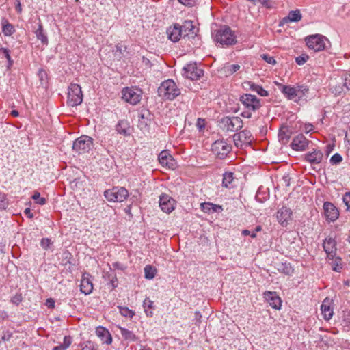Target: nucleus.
<instances>
[{"mask_svg":"<svg viewBox=\"0 0 350 350\" xmlns=\"http://www.w3.org/2000/svg\"><path fill=\"white\" fill-rule=\"evenodd\" d=\"M212 36L215 42L221 45L230 46L237 43L236 36L234 31L228 26H222L215 30Z\"/></svg>","mask_w":350,"mask_h":350,"instance_id":"obj_1","label":"nucleus"},{"mask_svg":"<svg viewBox=\"0 0 350 350\" xmlns=\"http://www.w3.org/2000/svg\"><path fill=\"white\" fill-rule=\"evenodd\" d=\"M180 94L175 82L172 79L163 81L158 88V94L165 100H172Z\"/></svg>","mask_w":350,"mask_h":350,"instance_id":"obj_2","label":"nucleus"},{"mask_svg":"<svg viewBox=\"0 0 350 350\" xmlns=\"http://www.w3.org/2000/svg\"><path fill=\"white\" fill-rule=\"evenodd\" d=\"M83 101L81 88L77 83H71L68 87L67 104L70 107H76Z\"/></svg>","mask_w":350,"mask_h":350,"instance_id":"obj_3","label":"nucleus"},{"mask_svg":"<svg viewBox=\"0 0 350 350\" xmlns=\"http://www.w3.org/2000/svg\"><path fill=\"white\" fill-rule=\"evenodd\" d=\"M104 196L109 202H122L129 196V191L123 187H114L111 189L106 190Z\"/></svg>","mask_w":350,"mask_h":350,"instance_id":"obj_4","label":"nucleus"},{"mask_svg":"<svg viewBox=\"0 0 350 350\" xmlns=\"http://www.w3.org/2000/svg\"><path fill=\"white\" fill-rule=\"evenodd\" d=\"M122 98L126 103L131 105H137L142 99V91L137 88L131 87L124 88L122 91Z\"/></svg>","mask_w":350,"mask_h":350,"instance_id":"obj_5","label":"nucleus"},{"mask_svg":"<svg viewBox=\"0 0 350 350\" xmlns=\"http://www.w3.org/2000/svg\"><path fill=\"white\" fill-rule=\"evenodd\" d=\"M221 127L227 131H238L243 126V120L239 117H225L221 121Z\"/></svg>","mask_w":350,"mask_h":350,"instance_id":"obj_6","label":"nucleus"},{"mask_svg":"<svg viewBox=\"0 0 350 350\" xmlns=\"http://www.w3.org/2000/svg\"><path fill=\"white\" fill-rule=\"evenodd\" d=\"M325 38L319 34L309 36L306 38V44L315 52L321 51L325 47Z\"/></svg>","mask_w":350,"mask_h":350,"instance_id":"obj_7","label":"nucleus"},{"mask_svg":"<svg viewBox=\"0 0 350 350\" xmlns=\"http://www.w3.org/2000/svg\"><path fill=\"white\" fill-rule=\"evenodd\" d=\"M232 147L223 140H217L213 144L211 150L219 159L226 157L231 150Z\"/></svg>","mask_w":350,"mask_h":350,"instance_id":"obj_8","label":"nucleus"},{"mask_svg":"<svg viewBox=\"0 0 350 350\" xmlns=\"http://www.w3.org/2000/svg\"><path fill=\"white\" fill-rule=\"evenodd\" d=\"M92 145V138L88 135H81L77 138L73 143V149L76 151H88Z\"/></svg>","mask_w":350,"mask_h":350,"instance_id":"obj_9","label":"nucleus"},{"mask_svg":"<svg viewBox=\"0 0 350 350\" xmlns=\"http://www.w3.org/2000/svg\"><path fill=\"white\" fill-rule=\"evenodd\" d=\"M240 100L248 110L254 111L260 107V100L254 95L245 94L241 97Z\"/></svg>","mask_w":350,"mask_h":350,"instance_id":"obj_10","label":"nucleus"},{"mask_svg":"<svg viewBox=\"0 0 350 350\" xmlns=\"http://www.w3.org/2000/svg\"><path fill=\"white\" fill-rule=\"evenodd\" d=\"M183 74L186 78L191 80L199 79L203 75V70L198 68L196 64H187L183 68Z\"/></svg>","mask_w":350,"mask_h":350,"instance_id":"obj_11","label":"nucleus"},{"mask_svg":"<svg viewBox=\"0 0 350 350\" xmlns=\"http://www.w3.org/2000/svg\"><path fill=\"white\" fill-rule=\"evenodd\" d=\"M309 141L302 134L299 133L293 139L291 146L294 150L303 151L308 146Z\"/></svg>","mask_w":350,"mask_h":350,"instance_id":"obj_12","label":"nucleus"},{"mask_svg":"<svg viewBox=\"0 0 350 350\" xmlns=\"http://www.w3.org/2000/svg\"><path fill=\"white\" fill-rule=\"evenodd\" d=\"M175 200L167 194H162L159 199V206L163 211L169 213L174 209Z\"/></svg>","mask_w":350,"mask_h":350,"instance_id":"obj_13","label":"nucleus"},{"mask_svg":"<svg viewBox=\"0 0 350 350\" xmlns=\"http://www.w3.org/2000/svg\"><path fill=\"white\" fill-rule=\"evenodd\" d=\"M323 210L327 219L334 221L338 218L339 211L332 203L329 202H325L323 204Z\"/></svg>","mask_w":350,"mask_h":350,"instance_id":"obj_14","label":"nucleus"},{"mask_svg":"<svg viewBox=\"0 0 350 350\" xmlns=\"http://www.w3.org/2000/svg\"><path fill=\"white\" fill-rule=\"evenodd\" d=\"M250 133H235L233 135V140L237 147L250 145L252 142Z\"/></svg>","mask_w":350,"mask_h":350,"instance_id":"obj_15","label":"nucleus"},{"mask_svg":"<svg viewBox=\"0 0 350 350\" xmlns=\"http://www.w3.org/2000/svg\"><path fill=\"white\" fill-rule=\"evenodd\" d=\"M277 219L283 226H286L292 219V211L290 208L283 206L278 211Z\"/></svg>","mask_w":350,"mask_h":350,"instance_id":"obj_16","label":"nucleus"},{"mask_svg":"<svg viewBox=\"0 0 350 350\" xmlns=\"http://www.w3.org/2000/svg\"><path fill=\"white\" fill-rule=\"evenodd\" d=\"M264 297L273 309H280L282 301L276 292L266 291L264 293Z\"/></svg>","mask_w":350,"mask_h":350,"instance_id":"obj_17","label":"nucleus"},{"mask_svg":"<svg viewBox=\"0 0 350 350\" xmlns=\"http://www.w3.org/2000/svg\"><path fill=\"white\" fill-rule=\"evenodd\" d=\"M80 290L85 295L90 294L92 292L93 284L90 274L84 273L83 275L81 280Z\"/></svg>","mask_w":350,"mask_h":350,"instance_id":"obj_18","label":"nucleus"},{"mask_svg":"<svg viewBox=\"0 0 350 350\" xmlns=\"http://www.w3.org/2000/svg\"><path fill=\"white\" fill-rule=\"evenodd\" d=\"M323 249L328 256L334 257L336 252V241L334 238L327 237L323 244Z\"/></svg>","mask_w":350,"mask_h":350,"instance_id":"obj_19","label":"nucleus"},{"mask_svg":"<svg viewBox=\"0 0 350 350\" xmlns=\"http://www.w3.org/2000/svg\"><path fill=\"white\" fill-rule=\"evenodd\" d=\"M159 161L163 166L168 168L174 169L176 165L174 159L167 150H163L159 154Z\"/></svg>","mask_w":350,"mask_h":350,"instance_id":"obj_20","label":"nucleus"},{"mask_svg":"<svg viewBox=\"0 0 350 350\" xmlns=\"http://www.w3.org/2000/svg\"><path fill=\"white\" fill-rule=\"evenodd\" d=\"M167 34L168 38L174 42L178 41L180 38L183 36L180 25L178 24H175L173 27H170L167 30Z\"/></svg>","mask_w":350,"mask_h":350,"instance_id":"obj_21","label":"nucleus"},{"mask_svg":"<svg viewBox=\"0 0 350 350\" xmlns=\"http://www.w3.org/2000/svg\"><path fill=\"white\" fill-rule=\"evenodd\" d=\"M149 111L146 110L138 115V128L141 131H146L150 129V124H151L150 120L148 118Z\"/></svg>","mask_w":350,"mask_h":350,"instance_id":"obj_22","label":"nucleus"},{"mask_svg":"<svg viewBox=\"0 0 350 350\" xmlns=\"http://www.w3.org/2000/svg\"><path fill=\"white\" fill-rule=\"evenodd\" d=\"M331 305L332 300L328 298L325 299L321 304V312L325 320H329L333 316L334 311Z\"/></svg>","mask_w":350,"mask_h":350,"instance_id":"obj_23","label":"nucleus"},{"mask_svg":"<svg viewBox=\"0 0 350 350\" xmlns=\"http://www.w3.org/2000/svg\"><path fill=\"white\" fill-rule=\"evenodd\" d=\"M96 334L98 338H100L103 343L109 345L112 342V337L109 332L103 327H98L96 330Z\"/></svg>","mask_w":350,"mask_h":350,"instance_id":"obj_24","label":"nucleus"},{"mask_svg":"<svg viewBox=\"0 0 350 350\" xmlns=\"http://www.w3.org/2000/svg\"><path fill=\"white\" fill-rule=\"evenodd\" d=\"M323 159V154L319 150L308 152L305 155V159L311 164L320 163Z\"/></svg>","mask_w":350,"mask_h":350,"instance_id":"obj_25","label":"nucleus"},{"mask_svg":"<svg viewBox=\"0 0 350 350\" xmlns=\"http://www.w3.org/2000/svg\"><path fill=\"white\" fill-rule=\"evenodd\" d=\"M117 328L120 330L122 337L125 340H127L129 342H135L137 340V337L132 331H130L120 325H118Z\"/></svg>","mask_w":350,"mask_h":350,"instance_id":"obj_26","label":"nucleus"},{"mask_svg":"<svg viewBox=\"0 0 350 350\" xmlns=\"http://www.w3.org/2000/svg\"><path fill=\"white\" fill-rule=\"evenodd\" d=\"M183 36H187L189 33L196 34V27L191 21H185L183 25H180Z\"/></svg>","mask_w":350,"mask_h":350,"instance_id":"obj_27","label":"nucleus"},{"mask_svg":"<svg viewBox=\"0 0 350 350\" xmlns=\"http://www.w3.org/2000/svg\"><path fill=\"white\" fill-rule=\"evenodd\" d=\"M281 87L282 92L289 99L294 100L296 98V89L295 87H291L289 85H282L277 83Z\"/></svg>","mask_w":350,"mask_h":350,"instance_id":"obj_28","label":"nucleus"},{"mask_svg":"<svg viewBox=\"0 0 350 350\" xmlns=\"http://www.w3.org/2000/svg\"><path fill=\"white\" fill-rule=\"evenodd\" d=\"M234 176L231 172H226L223 174L222 185L226 188H232L234 187Z\"/></svg>","mask_w":350,"mask_h":350,"instance_id":"obj_29","label":"nucleus"},{"mask_svg":"<svg viewBox=\"0 0 350 350\" xmlns=\"http://www.w3.org/2000/svg\"><path fill=\"white\" fill-rule=\"evenodd\" d=\"M301 19V14L299 10L291 11L288 15L282 19V22H298Z\"/></svg>","mask_w":350,"mask_h":350,"instance_id":"obj_30","label":"nucleus"},{"mask_svg":"<svg viewBox=\"0 0 350 350\" xmlns=\"http://www.w3.org/2000/svg\"><path fill=\"white\" fill-rule=\"evenodd\" d=\"M1 25L2 31L5 36H10L15 31L14 26L10 24L6 18H2Z\"/></svg>","mask_w":350,"mask_h":350,"instance_id":"obj_31","label":"nucleus"},{"mask_svg":"<svg viewBox=\"0 0 350 350\" xmlns=\"http://www.w3.org/2000/svg\"><path fill=\"white\" fill-rule=\"evenodd\" d=\"M241 66L239 64H226L221 70V72L225 74V75H231L236 72L240 69Z\"/></svg>","mask_w":350,"mask_h":350,"instance_id":"obj_32","label":"nucleus"},{"mask_svg":"<svg viewBox=\"0 0 350 350\" xmlns=\"http://www.w3.org/2000/svg\"><path fill=\"white\" fill-rule=\"evenodd\" d=\"M36 37L38 40H40L42 44H47L48 43V38L44 32L42 25L40 21L38 23V28L35 31Z\"/></svg>","mask_w":350,"mask_h":350,"instance_id":"obj_33","label":"nucleus"},{"mask_svg":"<svg viewBox=\"0 0 350 350\" xmlns=\"http://www.w3.org/2000/svg\"><path fill=\"white\" fill-rule=\"evenodd\" d=\"M330 265L332 270L336 272H340L342 269V260L340 258H332Z\"/></svg>","mask_w":350,"mask_h":350,"instance_id":"obj_34","label":"nucleus"},{"mask_svg":"<svg viewBox=\"0 0 350 350\" xmlns=\"http://www.w3.org/2000/svg\"><path fill=\"white\" fill-rule=\"evenodd\" d=\"M144 274L146 279L152 280L155 276L156 269L150 265H146L144 267Z\"/></svg>","mask_w":350,"mask_h":350,"instance_id":"obj_35","label":"nucleus"},{"mask_svg":"<svg viewBox=\"0 0 350 350\" xmlns=\"http://www.w3.org/2000/svg\"><path fill=\"white\" fill-rule=\"evenodd\" d=\"M250 89L252 91L257 92L259 95H260L262 96H268L267 91L265 90V89H263L262 87H261L258 85L254 84V83H251L250 85Z\"/></svg>","mask_w":350,"mask_h":350,"instance_id":"obj_36","label":"nucleus"},{"mask_svg":"<svg viewBox=\"0 0 350 350\" xmlns=\"http://www.w3.org/2000/svg\"><path fill=\"white\" fill-rule=\"evenodd\" d=\"M120 314L126 317L132 318L135 312L127 307L118 306Z\"/></svg>","mask_w":350,"mask_h":350,"instance_id":"obj_37","label":"nucleus"},{"mask_svg":"<svg viewBox=\"0 0 350 350\" xmlns=\"http://www.w3.org/2000/svg\"><path fill=\"white\" fill-rule=\"evenodd\" d=\"M202 208L204 211L213 210V212H216L217 209H221L220 206L215 205L211 203H204L201 204Z\"/></svg>","mask_w":350,"mask_h":350,"instance_id":"obj_38","label":"nucleus"},{"mask_svg":"<svg viewBox=\"0 0 350 350\" xmlns=\"http://www.w3.org/2000/svg\"><path fill=\"white\" fill-rule=\"evenodd\" d=\"M296 89V98H301L304 96L306 93L308 92V88L307 86L304 85H299L295 87Z\"/></svg>","mask_w":350,"mask_h":350,"instance_id":"obj_39","label":"nucleus"},{"mask_svg":"<svg viewBox=\"0 0 350 350\" xmlns=\"http://www.w3.org/2000/svg\"><path fill=\"white\" fill-rule=\"evenodd\" d=\"M8 206V201L5 194L0 193V211L5 210Z\"/></svg>","mask_w":350,"mask_h":350,"instance_id":"obj_40","label":"nucleus"},{"mask_svg":"<svg viewBox=\"0 0 350 350\" xmlns=\"http://www.w3.org/2000/svg\"><path fill=\"white\" fill-rule=\"evenodd\" d=\"M32 198L36 200V203L44 205L46 204V200L44 198L40 197V194L39 192L36 191L33 195L32 196Z\"/></svg>","mask_w":350,"mask_h":350,"instance_id":"obj_41","label":"nucleus"},{"mask_svg":"<svg viewBox=\"0 0 350 350\" xmlns=\"http://www.w3.org/2000/svg\"><path fill=\"white\" fill-rule=\"evenodd\" d=\"M278 136L279 141L283 144H286L290 139L288 133H278Z\"/></svg>","mask_w":350,"mask_h":350,"instance_id":"obj_42","label":"nucleus"},{"mask_svg":"<svg viewBox=\"0 0 350 350\" xmlns=\"http://www.w3.org/2000/svg\"><path fill=\"white\" fill-rule=\"evenodd\" d=\"M342 161V156L338 154V153H336L334 154L330 159V163L332 164V165H337L338 163H340L341 161Z\"/></svg>","mask_w":350,"mask_h":350,"instance_id":"obj_43","label":"nucleus"},{"mask_svg":"<svg viewBox=\"0 0 350 350\" xmlns=\"http://www.w3.org/2000/svg\"><path fill=\"white\" fill-rule=\"evenodd\" d=\"M261 57L269 64L274 65L276 64V61L275 60L274 57L267 54L261 55Z\"/></svg>","mask_w":350,"mask_h":350,"instance_id":"obj_44","label":"nucleus"},{"mask_svg":"<svg viewBox=\"0 0 350 350\" xmlns=\"http://www.w3.org/2000/svg\"><path fill=\"white\" fill-rule=\"evenodd\" d=\"M308 59V56L306 55H301L295 58V62L299 65H303Z\"/></svg>","mask_w":350,"mask_h":350,"instance_id":"obj_45","label":"nucleus"},{"mask_svg":"<svg viewBox=\"0 0 350 350\" xmlns=\"http://www.w3.org/2000/svg\"><path fill=\"white\" fill-rule=\"evenodd\" d=\"M206 121L205 119L198 118L196 122V126L199 130H204L206 129Z\"/></svg>","mask_w":350,"mask_h":350,"instance_id":"obj_46","label":"nucleus"},{"mask_svg":"<svg viewBox=\"0 0 350 350\" xmlns=\"http://www.w3.org/2000/svg\"><path fill=\"white\" fill-rule=\"evenodd\" d=\"M2 52L5 57H6V59H8V63H9V66H11L13 63V61L11 59V57H10V53H9V50L7 49H5V48H1L0 49V53Z\"/></svg>","mask_w":350,"mask_h":350,"instance_id":"obj_47","label":"nucleus"},{"mask_svg":"<svg viewBox=\"0 0 350 350\" xmlns=\"http://www.w3.org/2000/svg\"><path fill=\"white\" fill-rule=\"evenodd\" d=\"M144 309H152L153 307V301L149 298H146L143 303Z\"/></svg>","mask_w":350,"mask_h":350,"instance_id":"obj_48","label":"nucleus"},{"mask_svg":"<svg viewBox=\"0 0 350 350\" xmlns=\"http://www.w3.org/2000/svg\"><path fill=\"white\" fill-rule=\"evenodd\" d=\"M51 243V240L47 238L42 239L40 242L41 246L45 250L49 248Z\"/></svg>","mask_w":350,"mask_h":350,"instance_id":"obj_49","label":"nucleus"},{"mask_svg":"<svg viewBox=\"0 0 350 350\" xmlns=\"http://www.w3.org/2000/svg\"><path fill=\"white\" fill-rule=\"evenodd\" d=\"M181 4L186 5V6H193L196 3V0H178Z\"/></svg>","mask_w":350,"mask_h":350,"instance_id":"obj_50","label":"nucleus"},{"mask_svg":"<svg viewBox=\"0 0 350 350\" xmlns=\"http://www.w3.org/2000/svg\"><path fill=\"white\" fill-rule=\"evenodd\" d=\"M343 202L347 207V209H350V192L346 193L343 197Z\"/></svg>","mask_w":350,"mask_h":350,"instance_id":"obj_51","label":"nucleus"},{"mask_svg":"<svg viewBox=\"0 0 350 350\" xmlns=\"http://www.w3.org/2000/svg\"><path fill=\"white\" fill-rule=\"evenodd\" d=\"M344 85L350 90V74L346 75L344 79Z\"/></svg>","mask_w":350,"mask_h":350,"instance_id":"obj_52","label":"nucleus"},{"mask_svg":"<svg viewBox=\"0 0 350 350\" xmlns=\"http://www.w3.org/2000/svg\"><path fill=\"white\" fill-rule=\"evenodd\" d=\"M72 342L71 338L70 336H65L64 338V343L62 344L66 349H67Z\"/></svg>","mask_w":350,"mask_h":350,"instance_id":"obj_53","label":"nucleus"},{"mask_svg":"<svg viewBox=\"0 0 350 350\" xmlns=\"http://www.w3.org/2000/svg\"><path fill=\"white\" fill-rule=\"evenodd\" d=\"M46 305L49 308H53L55 307V301L52 298L47 299Z\"/></svg>","mask_w":350,"mask_h":350,"instance_id":"obj_54","label":"nucleus"},{"mask_svg":"<svg viewBox=\"0 0 350 350\" xmlns=\"http://www.w3.org/2000/svg\"><path fill=\"white\" fill-rule=\"evenodd\" d=\"M242 234L244 235V236H247V235H250L251 236L252 238H255L256 237V232H251L250 230H243L242 231Z\"/></svg>","mask_w":350,"mask_h":350,"instance_id":"obj_55","label":"nucleus"},{"mask_svg":"<svg viewBox=\"0 0 350 350\" xmlns=\"http://www.w3.org/2000/svg\"><path fill=\"white\" fill-rule=\"evenodd\" d=\"M81 350H96L94 347V346L93 345V344H92L91 342H88L87 343L83 348Z\"/></svg>","mask_w":350,"mask_h":350,"instance_id":"obj_56","label":"nucleus"},{"mask_svg":"<svg viewBox=\"0 0 350 350\" xmlns=\"http://www.w3.org/2000/svg\"><path fill=\"white\" fill-rule=\"evenodd\" d=\"M8 317L7 312L4 310H0V322L3 321Z\"/></svg>","mask_w":350,"mask_h":350,"instance_id":"obj_57","label":"nucleus"},{"mask_svg":"<svg viewBox=\"0 0 350 350\" xmlns=\"http://www.w3.org/2000/svg\"><path fill=\"white\" fill-rule=\"evenodd\" d=\"M113 265L118 269L124 270L125 269V267L120 262H115L113 264Z\"/></svg>","mask_w":350,"mask_h":350,"instance_id":"obj_58","label":"nucleus"},{"mask_svg":"<svg viewBox=\"0 0 350 350\" xmlns=\"http://www.w3.org/2000/svg\"><path fill=\"white\" fill-rule=\"evenodd\" d=\"M22 300L21 295H16L12 299V301L14 304H18Z\"/></svg>","mask_w":350,"mask_h":350,"instance_id":"obj_59","label":"nucleus"},{"mask_svg":"<svg viewBox=\"0 0 350 350\" xmlns=\"http://www.w3.org/2000/svg\"><path fill=\"white\" fill-rule=\"evenodd\" d=\"M334 147V144H328L326 146V152L327 154H329L333 150Z\"/></svg>","mask_w":350,"mask_h":350,"instance_id":"obj_60","label":"nucleus"},{"mask_svg":"<svg viewBox=\"0 0 350 350\" xmlns=\"http://www.w3.org/2000/svg\"><path fill=\"white\" fill-rule=\"evenodd\" d=\"M306 131H312L314 129V126L311 124H305Z\"/></svg>","mask_w":350,"mask_h":350,"instance_id":"obj_61","label":"nucleus"},{"mask_svg":"<svg viewBox=\"0 0 350 350\" xmlns=\"http://www.w3.org/2000/svg\"><path fill=\"white\" fill-rule=\"evenodd\" d=\"M16 10L18 13H21L22 12V8L20 1H17V4L16 5Z\"/></svg>","mask_w":350,"mask_h":350,"instance_id":"obj_62","label":"nucleus"},{"mask_svg":"<svg viewBox=\"0 0 350 350\" xmlns=\"http://www.w3.org/2000/svg\"><path fill=\"white\" fill-rule=\"evenodd\" d=\"M66 349L64 347L63 345H60L53 348V350H66Z\"/></svg>","mask_w":350,"mask_h":350,"instance_id":"obj_63","label":"nucleus"},{"mask_svg":"<svg viewBox=\"0 0 350 350\" xmlns=\"http://www.w3.org/2000/svg\"><path fill=\"white\" fill-rule=\"evenodd\" d=\"M146 316L152 317L153 315V312L152 310L149 309H144Z\"/></svg>","mask_w":350,"mask_h":350,"instance_id":"obj_64","label":"nucleus"}]
</instances>
